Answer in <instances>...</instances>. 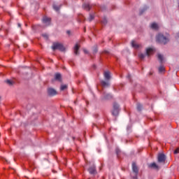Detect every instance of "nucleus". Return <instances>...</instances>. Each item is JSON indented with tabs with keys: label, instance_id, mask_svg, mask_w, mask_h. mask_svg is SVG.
<instances>
[{
	"label": "nucleus",
	"instance_id": "obj_17",
	"mask_svg": "<svg viewBox=\"0 0 179 179\" xmlns=\"http://www.w3.org/2000/svg\"><path fill=\"white\" fill-rule=\"evenodd\" d=\"M101 85H102L103 87H107L110 86V83L106 82V81H104V80H102V81L101 82Z\"/></svg>",
	"mask_w": 179,
	"mask_h": 179
},
{
	"label": "nucleus",
	"instance_id": "obj_21",
	"mask_svg": "<svg viewBox=\"0 0 179 179\" xmlns=\"http://www.w3.org/2000/svg\"><path fill=\"white\" fill-rule=\"evenodd\" d=\"M159 72L160 73H163V72H164V66H159Z\"/></svg>",
	"mask_w": 179,
	"mask_h": 179
},
{
	"label": "nucleus",
	"instance_id": "obj_4",
	"mask_svg": "<svg viewBox=\"0 0 179 179\" xmlns=\"http://www.w3.org/2000/svg\"><path fill=\"white\" fill-rule=\"evenodd\" d=\"M157 159L158 163H164L166 162V155L164 154H159Z\"/></svg>",
	"mask_w": 179,
	"mask_h": 179
},
{
	"label": "nucleus",
	"instance_id": "obj_32",
	"mask_svg": "<svg viewBox=\"0 0 179 179\" xmlns=\"http://www.w3.org/2000/svg\"><path fill=\"white\" fill-rule=\"evenodd\" d=\"M94 52H97V49H94Z\"/></svg>",
	"mask_w": 179,
	"mask_h": 179
},
{
	"label": "nucleus",
	"instance_id": "obj_26",
	"mask_svg": "<svg viewBox=\"0 0 179 179\" xmlns=\"http://www.w3.org/2000/svg\"><path fill=\"white\" fill-rule=\"evenodd\" d=\"M137 110H138V111H141V110H142V105L141 103L137 104Z\"/></svg>",
	"mask_w": 179,
	"mask_h": 179
},
{
	"label": "nucleus",
	"instance_id": "obj_3",
	"mask_svg": "<svg viewBox=\"0 0 179 179\" xmlns=\"http://www.w3.org/2000/svg\"><path fill=\"white\" fill-rule=\"evenodd\" d=\"M119 113H120V105H118V103H113V109L112 110V114L115 117H117V115H118Z\"/></svg>",
	"mask_w": 179,
	"mask_h": 179
},
{
	"label": "nucleus",
	"instance_id": "obj_19",
	"mask_svg": "<svg viewBox=\"0 0 179 179\" xmlns=\"http://www.w3.org/2000/svg\"><path fill=\"white\" fill-rule=\"evenodd\" d=\"M83 8H84V9H86L87 10H90V5H89V3L83 4Z\"/></svg>",
	"mask_w": 179,
	"mask_h": 179
},
{
	"label": "nucleus",
	"instance_id": "obj_13",
	"mask_svg": "<svg viewBox=\"0 0 179 179\" xmlns=\"http://www.w3.org/2000/svg\"><path fill=\"white\" fill-rule=\"evenodd\" d=\"M103 76L106 80H110L111 79V75L110 71H105L103 73Z\"/></svg>",
	"mask_w": 179,
	"mask_h": 179
},
{
	"label": "nucleus",
	"instance_id": "obj_16",
	"mask_svg": "<svg viewBox=\"0 0 179 179\" xmlns=\"http://www.w3.org/2000/svg\"><path fill=\"white\" fill-rule=\"evenodd\" d=\"M55 80H58L59 82H61L62 76L61 73H57L55 75Z\"/></svg>",
	"mask_w": 179,
	"mask_h": 179
},
{
	"label": "nucleus",
	"instance_id": "obj_24",
	"mask_svg": "<svg viewBox=\"0 0 179 179\" xmlns=\"http://www.w3.org/2000/svg\"><path fill=\"white\" fill-rule=\"evenodd\" d=\"M94 19V15H90V17L88 18L89 22H92Z\"/></svg>",
	"mask_w": 179,
	"mask_h": 179
},
{
	"label": "nucleus",
	"instance_id": "obj_34",
	"mask_svg": "<svg viewBox=\"0 0 179 179\" xmlns=\"http://www.w3.org/2000/svg\"><path fill=\"white\" fill-rule=\"evenodd\" d=\"M127 78H131V76L129 75V76H127Z\"/></svg>",
	"mask_w": 179,
	"mask_h": 179
},
{
	"label": "nucleus",
	"instance_id": "obj_35",
	"mask_svg": "<svg viewBox=\"0 0 179 179\" xmlns=\"http://www.w3.org/2000/svg\"><path fill=\"white\" fill-rule=\"evenodd\" d=\"M141 13H143V11H141Z\"/></svg>",
	"mask_w": 179,
	"mask_h": 179
},
{
	"label": "nucleus",
	"instance_id": "obj_10",
	"mask_svg": "<svg viewBox=\"0 0 179 179\" xmlns=\"http://www.w3.org/2000/svg\"><path fill=\"white\" fill-rule=\"evenodd\" d=\"M88 171L90 173V174H96L97 171H96V166H94V165H93L92 166L90 167L88 169Z\"/></svg>",
	"mask_w": 179,
	"mask_h": 179
},
{
	"label": "nucleus",
	"instance_id": "obj_8",
	"mask_svg": "<svg viewBox=\"0 0 179 179\" xmlns=\"http://www.w3.org/2000/svg\"><path fill=\"white\" fill-rule=\"evenodd\" d=\"M50 22H51V18L50 17H44L43 19V23H44L45 26H49Z\"/></svg>",
	"mask_w": 179,
	"mask_h": 179
},
{
	"label": "nucleus",
	"instance_id": "obj_15",
	"mask_svg": "<svg viewBox=\"0 0 179 179\" xmlns=\"http://www.w3.org/2000/svg\"><path fill=\"white\" fill-rule=\"evenodd\" d=\"M150 27H151V29H152V30H158L159 24L154 22V23L151 24Z\"/></svg>",
	"mask_w": 179,
	"mask_h": 179
},
{
	"label": "nucleus",
	"instance_id": "obj_31",
	"mask_svg": "<svg viewBox=\"0 0 179 179\" xmlns=\"http://www.w3.org/2000/svg\"><path fill=\"white\" fill-rule=\"evenodd\" d=\"M119 152H120L119 150H116V153H117V155H118Z\"/></svg>",
	"mask_w": 179,
	"mask_h": 179
},
{
	"label": "nucleus",
	"instance_id": "obj_9",
	"mask_svg": "<svg viewBox=\"0 0 179 179\" xmlns=\"http://www.w3.org/2000/svg\"><path fill=\"white\" fill-rule=\"evenodd\" d=\"M148 167L150 169H154V170H159L160 169V166H159L156 163L153 162L152 164H150L148 165Z\"/></svg>",
	"mask_w": 179,
	"mask_h": 179
},
{
	"label": "nucleus",
	"instance_id": "obj_2",
	"mask_svg": "<svg viewBox=\"0 0 179 179\" xmlns=\"http://www.w3.org/2000/svg\"><path fill=\"white\" fill-rule=\"evenodd\" d=\"M52 49L53 51H55V50H59V51H65L66 48H65V46H64V45L60 43H54L52 46Z\"/></svg>",
	"mask_w": 179,
	"mask_h": 179
},
{
	"label": "nucleus",
	"instance_id": "obj_37",
	"mask_svg": "<svg viewBox=\"0 0 179 179\" xmlns=\"http://www.w3.org/2000/svg\"><path fill=\"white\" fill-rule=\"evenodd\" d=\"M134 178H136V176Z\"/></svg>",
	"mask_w": 179,
	"mask_h": 179
},
{
	"label": "nucleus",
	"instance_id": "obj_18",
	"mask_svg": "<svg viewBox=\"0 0 179 179\" xmlns=\"http://www.w3.org/2000/svg\"><path fill=\"white\" fill-rule=\"evenodd\" d=\"M111 97H113L111 94H105L103 100H108L109 99H111Z\"/></svg>",
	"mask_w": 179,
	"mask_h": 179
},
{
	"label": "nucleus",
	"instance_id": "obj_5",
	"mask_svg": "<svg viewBox=\"0 0 179 179\" xmlns=\"http://www.w3.org/2000/svg\"><path fill=\"white\" fill-rule=\"evenodd\" d=\"M131 47H133V48H135V50H138V48H142V45L137 43L136 41H131Z\"/></svg>",
	"mask_w": 179,
	"mask_h": 179
},
{
	"label": "nucleus",
	"instance_id": "obj_7",
	"mask_svg": "<svg viewBox=\"0 0 179 179\" xmlns=\"http://www.w3.org/2000/svg\"><path fill=\"white\" fill-rule=\"evenodd\" d=\"M157 58L160 64H163L164 62H166V59L164 58V56H163V55L159 53L157 55Z\"/></svg>",
	"mask_w": 179,
	"mask_h": 179
},
{
	"label": "nucleus",
	"instance_id": "obj_1",
	"mask_svg": "<svg viewBox=\"0 0 179 179\" xmlns=\"http://www.w3.org/2000/svg\"><path fill=\"white\" fill-rule=\"evenodd\" d=\"M156 40L158 43H160L161 44H167V43L170 41V39H169L168 36H164V35L162 34H159L157 36Z\"/></svg>",
	"mask_w": 179,
	"mask_h": 179
},
{
	"label": "nucleus",
	"instance_id": "obj_29",
	"mask_svg": "<svg viewBox=\"0 0 179 179\" xmlns=\"http://www.w3.org/2000/svg\"><path fill=\"white\" fill-rule=\"evenodd\" d=\"M103 24H107V19H103L102 21Z\"/></svg>",
	"mask_w": 179,
	"mask_h": 179
},
{
	"label": "nucleus",
	"instance_id": "obj_22",
	"mask_svg": "<svg viewBox=\"0 0 179 179\" xmlns=\"http://www.w3.org/2000/svg\"><path fill=\"white\" fill-rule=\"evenodd\" d=\"M6 83L9 85L10 86H12V85H13V81L10 80H6Z\"/></svg>",
	"mask_w": 179,
	"mask_h": 179
},
{
	"label": "nucleus",
	"instance_id": "obj_20",
	"mask_svg": "<svg viewBox=\"0 0 179 179\" xmlns=\"http://www.w3.org/2000/svg\"><path fill=\"white\" fill-rule=\"evenodd\" d=\"M66 89H68V85H62L60 87V90H66Z\"/></svg>",
	"mask_w": 179,
	"mask_h": 179
},
{
	"label": "nucleus",
	"instance_id": "obj_30",
	"mask_svg": "<svg viewBox=\"0 0 179 179\" xmlns=\"http://www.w3.org/2000/svg\"><path fill=\"white\" fill-rule=\"evenodd\" d=\"M83 51L85 54H87V50L86 49H84Z\"/></svg>",
	"mask_w": 179,
	"mask_h": 179
},
{
	"label": "nucleus",
	"instance_id": "obj_25",
	"mask_svg": "<svg viewBox=\"0 0 179 179\" xmlns=\"http://www.w3.org/2000/svg\"><path fill=\"white\" fill-rule=\"evenodd\" d=\"M138 57L140 59H143L145 58V55H143V53H140L138 54Z\"/></svg>",
	"mask_w": 179,
	"mask_h": 179
},
{
	"label": "nucleus",
	"instance_id": "obj_36",
	"mask_svg": "<svg viewBox=\"0 0 179 179\" xmlns=\"http://www.w3.org/2000/svg\"><path fill=\"white\" fill-rule=\"evenodd\" d=\"M0 101H1V96H0Z\"/></svg>",
	"mask_w": 179,
	"mask_h": 179
},
{
	"label": "nucleus",
	"instance_id": "obj_12",
	"mask_svg": "<svg viewBox=\"0 0 179 179\" xmlns=\"http://www.w3.org/2000/svg\"><path fill=\"white\" fill-rule=\"evenodd\" d=\"M48 93L49 96H55L57 94V91L52 88H49L48 90Z\"/></svg>",
	"mask_w": 179,
	"mask_h": 179
},
{
	"label": "nucleus",
	"instance_id": "obj_23",
	"mask_svg": "<svg viewBox=\"0 0 179 179\" xmlns=\"http://www.w3.org/2000/svg\"><path fill=\"white\" fill-rule=\"evenodd\" d=\"M53 9H54L55 10H56V12H58V10H59V7H58V6L54 4V5H53Z\"/></svg>",
	"mask_w": 179,
	"mask_h": 179
},
{
	"label": "nucleus",
	"instance_id": "obj_27",
	"mask_svg": "<svg viewBox=\"0 0 179 179\" xmlns=\"http://www.w3.org/2000/svg\"><path fill=\"white\" fill-rule=\"evenodd\" d=\"M174 155H178V153H179V148H176L174 151H173Z\"/></svg>",
	"mask_w": 179,
	"mask_h": 179
},
{
	"label": "nucleus",
	"instance_id": "obj_33",
	"mask_svg": "<svg viewBox=\"0 0 179 179\" xmlns=\"http://www.w3.org/2000/svg\"><path fill=\"white\" fill-rule=\"evenodd\" d=\"M18 27H20V24H18Z\"/></svg>",
	"mask_w": 179,
	"mask_h": 179
},
{
	"label": "nucleus",
	"instance_id": "obj_28",
	"mask_svg": "<svg viewBox=\"0 0 179 179\" xmlns=\"http://www.w3.org/2000/svg\"><path fill=\"white\" fill-rule=\"evenodd\" d=\"M42 36H43V37L45 38V40H48V35L47 34H43Z\"/></svg>",
	"mask_w": 179,
	"mask_h": 179
},
{
	"label": "nucleus",
	"instance_id": "obj_14",
	"mask_svg": "<svg viewBox=\"0 0 179 179\" xmlns=\"http://www.w3.org/2000/svg\"><path fill=\"white\" fill-rule=\"evenodd\" d=\"M132 170H133L134 173H135V175L137 176L139 170L138 169V166H136V164H135V163L132 164Z\"/></svg>",
	"mask_w": 179,
	"mask_h": 179
},
{
	"label": "nucleus",
	"instance_id": "obj_6",
	"mask_svg": "<svg viewBox=\"0 0 179 179\" xmlns=\"http://www.w3.org/2000/svg\"><path fill=\"white\" fill-rule=\"evenodd\" d=\"M152 54H155V48H148L146 49V55L148 57H150V55H152Z\"/></svg>",
	"mask_w": 179,
	"mask_h": 179
},
{
	"label": "nucleus",
	"instance_id": "obj_11",
	"mask_svg": "<svg viewBox=\"0 0 179 179\" xmlns=\"http://www.w3.org/2000/svg\"><path fill=\"white\" fill-rule=\"evenodd\" d=\"M79 48H80V46L79 45V44H76L74 48H73V51H74V54L76 55H79Z\"/></svg>",
	"mask_w": 179,
	"mask_h": 179
}]
</instances>
